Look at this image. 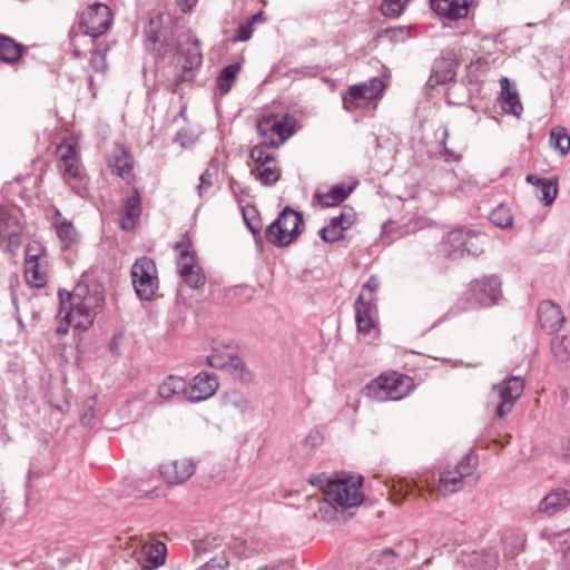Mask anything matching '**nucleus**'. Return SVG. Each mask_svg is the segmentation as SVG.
Returning <instances> with one entry per match:
<instances>
[{
    "label": "nucleus",
    "instance_id": "1",
    "mask_svg": "<svg viewBox=\"0 0 570 570\" xmlns=\"http://www.w3.org/2000/svg\"><path fill=\"white\" fill-rule=\"evenodd\" d=\"M60 323L56 328L58 335H66L72 326L79 331L88 330L101 311L104 297L100 292L91 291L86 284H78L72 292L59 291Z\"/></svg>",
    "mask_w": 570,
    "mask_h": 570
},
{
    "label": "nucleus",
    "instance_id": "2",
    "mask_svg": "<svg viewBox=\"0 0 570 570\" xmlns=\"http://www.w3.org/2000/svg\"><path fill=\"white\" fill-rule=\"evenodd\" d=\"M112 23V13L105 3H94L80 14L79 31L72 28L69 32L72 52L76 57L82 55V45H90L94 39L105 33Z\"/></svg>",
    "mask_w": 570,
    "mask_h": 570
},
{
    "label": "nucleus",
    "instance_id": "3",
    "mask_svg": "<svg viewBox=\"0 0 570 570\" xmlns=\"http://www.w3.org/2000/svg\"><path fill=\"white\" fill-rule=\"evenodd\" d=\"M362 482L361 476L328 480L324 487V500L336 510L356 507L364 500Z\"/></svg>",
    "mask_w": 570,
    "mask_h": 570
},
{
    "label": "nucleus",
    "instance_id": "4",
    "mask_svg": "<svg viewBox=\"0 0 570 570\" xmlns=\"http://www.w3.org/2000/svg\"><path fill=\"white\" fill-rule=\"evenodd\" d=\"M413 387L412 379L396 372L385 373L366 385L367 395L379 402L399 401Z\"/></svg>",
    "mask_w": 570,
    "mask_h": 570
},
{
    "label": "nucleus",
    "instance_id": "5",
    "mask_svg": "<svg viewBox=\"0 0 570 570\" xmlns=\"http://www.w3.org/2000/svg\"><path fill=\"white\" fill-rule=\"evenodd\" d=\"M476 466L475 458L469 453L465 454L454 466L453 470H444L440 474V479L430 481L428 478L422 480L430 491H436L442 495H449L462 488V481L466 476L472 475Z\"/></svg>",
    "mask_w": 570,
    "mask_h": 570
},
{
    "label": "nucleus",
    "instance_id": "6",
    "mask_svg": "<svg viewBox=\"0 0 570 570\" xmlns=\"http://www.w3.org/2000/svg\"><path fill=\"white\" fill-rule=\"evenodd\" d=\"M304 219L301 213L285 207L278 217L266 228L268 242L277 247L289 245L301 233Z\"/></svg>",
    "mask_w": 570,
    "mask_h": 570
},
{
    "label": "nucleus",
    "instance_id": "7",
    "mask_svg": "<svg viewBox=\"0 0 570 570\" xmlns=\"http://www.w3.org/2000/svg\"><path fill=\"white\" fill-rule=\"evenodd\" d=\"M501 295V281L498 276L484 275L474 278L469 283L464 292V297L469 303L464 308L493 306L499 302Z\"/></svg>",
    "mask_w": 570,
    "mask_h": 570
},
{
    "label": "nucleus",
    "instance_id": "8",
    "mask_svg": "<svg viewBox=\"0 0 570 570\" xmlns=\"http://www.w3.org/2000/svg\"><path fill=\"white\" fill-rule=\"evenodd\" d=\"M385 88L386 82L381 77H373L367 81L352 85L341 94L343 108L348 112L362 109L368 101L380 98Z\"/></svg>",
    "mask_w": 570,
    "mask_h": 570
},
{
    "label": "nucleus",
    "instance_id": "9",
    "mask_svg": "<svg viewBox=\"0 0 570 570\" xmlns=\"http://www.w3.org/2000/svg\"><path fill=\"white\" fill-rule=\"evenodd\" d=\"M257 131L264 145L279 147L293 134V119L287 115L269 114L257 121Z\"/></svg>",
    "mask_w": 570,
    "mask_h": 570
},
{
    "label": "nucleus",
    "instance_id": "10",
    "mask_svg": "<svg viewBox=\"0 0 570 570\" xmlns=\"http://www.w3.org/2000/svg\"><path fill=\"white\" fill-rule=\"evenodd\" d=\"M132 285L137 296L149 301L158 289L157 268L153 259L147 256L137 258L131 267Z\"/></svg>",
    "mask_w": 570,
    "mask_h": 570
},
{
    "label": "nucleus",
    "instance_id": "11",
    "mask_svg": "<svg viewBox=\"0 0 570 570\" xmlns=\"http://www.w3.org/2000/svg\"><path fill=\"white\" fill-rule=\"evenodd\" d=\"M21 236L19 210L11 206H0V248L13 253L21 245Z\"/></svg>",
    "mask_w": 570,
    "mask_h": 570
},
{
    "label": "nucleus",
    "instance_id": "12",
    "mask_svg": "<svg viewBox=\"0 0 570 570\" xmlns=\"http://www.w3.org/2000/svg\"><path fill=\"white\" fill-rule=\"evenodd\" d=\"M524 390L523 380L520 376H510L492 386L491 400L498 401L495 413L504 417L511 412L514 403L521 397Z\"/></svg>",
    "mask_w": 570,
    "mask_h": 570
},
{
    "label": "nucleus",
    "instance_id": "13",
    "mask_svg": "<svg viewBox=\"0 0 570 570\" xmlns=\"http://www.w3.org/2000/svg\"><path fill=\"white\" fill-rule=\"evenodd\" d=\"M175 249L178 252L177 265L185 283L190 288H199L205 284V276L199 266L195 263V257L189 252V243H176Z\"/></svg>",
    "mask_w": 570,
    "mask_h": 570
},
{
    "label": "nucleus",
    "instance_id": "14",
    "mask_svg": "<svg viewBox=\"0 0 570 570\" xmlns=\"http://www.w3.org/2000/svg\"><path fill=\"white\" fill-rule=\"evenodd\" d=\"M206 363L214 368L229 370L240 381L249 382L253 379L252 373L246 370L243 360L234 352L222 351L215 346L207 356Z\"/></svg>",
    "mask_w": 570,
    "mask_h": 570
},
{
    "label": "nucleus",
    "instance_id": "15",
    "mask_svg": "<svg viewBox=\"0 0 570 570\" xmlns=\"http://www.w3.org/2000/svg\"><path fill=\"white\" fill-rule=\"evenodd\" d=\"M58 168L63 179L72 186V181H81L83 171L80 166L76 147L68 141L61 142L57 148Z\"/></svg>",
    "mask_w": 570,
    "mask_h": 570
},
{
    "label": "nucleus",
    "instance_id": "16",
    "mask_svg": "<svg viewBox=\"0 0 570 570\" xmlns=\"http://www.w3.org/2000/svg\"><path fill=\"white\" fill-rule=\"evenodd\" d=\"M218 389L217 377L208 373H199L186 382L185 397L190 402H200L213 396Z\"/></svg>",
    "mask_w": 570,
    "mask_h": 570
},
{
    "label": "nucleus",
    "instance_id": "17",
    "mask_svg": "<svg viewBox=\"0 0 570 570\" xmlns=\"http://www.w3.org/2000/svg\"><path fill=\"white\" fill-rule=\"evenodd\" d=\"M140 552L137 557L142 570H154L166 562L167 547L161 541L139 540Z\"/></svg>",
    "mask_w": 570,
    "mask_h": 570
},
{
    "label": "nucleus",
    "instance_id": "18",
    "mask_svg": "<svg viewBox=\"0 0 570 570\" xmlns=\"http://www.w3.org/2000/svg\"><path fill=\"white\" fill-rule=\"evenodd\" d=\"M456 60L452 51H444L442 56L433 62L431 75L426 81L430 88L451 81L455 77Z\"/></svg>",
    "mask_w": 570,
    "mask_h": 570
},
{
    "label": "nucleus",
    "instance_id": "19",
    "mask_svg": "<svg viewBox=\"0 0 570 570\" xmlns=\"http://www.w3.org/2000/svg\"><path fill=\"white\" fill-rule=\"evenodd\" d=\"M165 481L170 484H180L187 481L195 472V464L189 459H179L165 462L159 468Z\"/></svg>",
    "mask_w": 570,
    "mask_h": 570
},
{
    "label": "nucleus",
    "instance_id": "20",
    "mask_svg": "<svg viewBox=\"0 0 570 570\" xmlns=\"http://www.w3.org/2000/svg\"><path fill=\"white\" fill-rule=\"evenodd\" d=\"M355 321L360 333L367 334L376 325L377 311L371 299L365 301L364 294H360L354 303Z\"/></svg>",
    "mask_w": 570,
    "mask_h": 570
},
{
    "label": "nucleus",
    "instance_id": "21",
    "mask_svg": "<svg viewBox=\"0 0 570 570\" xmlns=\"http://www.w3.org/2000/svg\"><path fill=\"white\" fill-rule=\"evenodd\" d=\"M227 550L238 559H250L267 550V543L259 538H235L227 544Z\"/></svg>",
    "mask_w": 570,
    "mask_h": 570
},
{
    "label": "nucleus",
    "instance_id": "22",
    "mask_svg": "<svg viewBox=\"0 0 570 570\" xmlns=\"http://www.w3.org/2000/svg\"><path fill=\"white\" fill-rule=\"evenodd\" d=\"M569 505L570 491L563 488H556L541 499L538 510L547 515H554Z\"/></svg>",
    "mask_w": 570,
    "mask_h": 570
},
{
    "label": "nucleus",
    "instance_id": "23",
    "mask_svg": "<svg viewBox=\"0 0 570 570\" xmlns=\"http://www.w3.org/2000/svg\"><path fill=\"white\" fill-rule=\"evenodd\" d=\"M353 224V215L342 212L340 215L330 219V224L322 227L318 232L324 242L333 243L344 237V232Z\"/></svg>",
    "mask_w": 570,
    "mask_h": 570
},
{
    "label": "nucleus",
    "instance_id": "24",
    "mask_svg": "<svg viewBox=\"0 0 570 570\" xmlns=\"http://www.w3.org/2000/svg\"><path fill=\"white\" fill-rule=\"evenodd\" d=\"M538 318L541 327L550 332L558 331L564 323L561 308L550 301L540 303L538 307Z\"/></svg>",
    "mask_w": 570,
    "mask_h": 570
},
{
    "label": "nucleus",
    "instance_id": "25",
    "mask_svg": "<svg viewBox=\"0 0 570 570\" xmlns=\"http://www.w3.org/2000/svg\"><path fill=\"white\" fill-rule=\"evenodd\" d=\"M431 9L441 17L462 19L469 13L468 0H430Z\"/></svg>",
    "mask_w": 570,
    "mask_h": 570
},
{
    "label": "nucleus",
    "instance_id": "26",
    "mask_svg": "<svg viewBox=\"0 0 570 570\" xmlns=\"http://www.w3.org/2000/svg\"><path fill=\"white\" fill-rule=\"evenodd\" d=\"M501 94L500 104L505 114H510L519 118L523 111L519 94L511 88L510 80L505 77L500 79Z\"/></svg>",
    "mask_w": 570,
    "mask_h": 570
},
{
    "label": "nucleus",
    "instance_id": "27",
    "mask_svg": "<svg viewBox=\"0 0 570 570\" xmlns=\"http://www.w3.org/2000/svg\"><path fill=\"white\" fill-rule=\"evenodd\" d=\"M27 47L22 43L17 42L9 36L0 35V61L14 65L18 62L23 53L26 52Z\"/></svg>",
    "mask_w": 570,
    "mask_h": 570
},
{
    "label": "nucleus",
    "instance_id": "28",
    "mask_svg": "<svg viewBox=\"0 0 570 570\" xmlns=\"http://www.w3.org/2000/svg\"><path fill=\"white\" fill-rule=\"evenodd\" d=\"M125 217L121 219V228L130 230L141 214V197L139 190L135 188L132 195L128 197L124 205Z\"/></svg>",
    "mask_w": 570,
    "mask_h": 570
},
{
    "label": "nucleus",
    "instance_id": "29",
    "mask_svg": "<svg viewBox=\"0 0 570 570\" xmlns=\"http://www.w3.org/2000/svg\"><path fill=\"white\" fill-rule=\"evenodd\" d=\"M527 183L533 185L538 189V197L544 205H551L558 194L557 181L552 179L540 178L535 175H528Z\"/></svg>",
    "mask_w": 570,
    "mask_h": 570
},
{
    "label": "nucleus",
    "instance_id": "30",
    "mask_svg": "<svg viewBox=\"0 0 570 570\" xmlns=\"http://www.w3.org/2000/svg\"><path fill=\"white\" fill-rule=\"evenodd\" d=\"M469 229L464 227H458L450 230L445 238L444 244L448 246V254L452 258H459L464 256L465 240L468 239Z\"/></svg>",
    "mask_w": 570,
    "mask_h": 570
},
{
    "label": "nucleus",
    "instance_id": "31",
    "mask_svg": "<svg viewBox=\"0 0 570 570\" xmlns=\"http://www.w3.org/2000/svg\"><path fill=\"white\" fill-rule=\"evenodd\" d=\"M24 277L31 287L40 288L46 285L48 279L47 259L30 262L24 265Z\"/></svg>",
    "mask_w": 570,
    "mask_h": 570
},
{
    "label": "nucleus",
    "instance_id": "32",
    "mask_svg": "<svg viewBox=\"0 0 570 570\" xmlns=\"http://www.w3.org/2000/svg\"><path fill=\"white\" fill-rule=\"evenodd\" d=\"M250 174L261 181L263 186L271 187L275 185L282 176L277 160L268 161L263 167H253Z\"/></svg>",
    "mask_w": 570,
    "mask_h": 570
},
{
    "label": "nucleus",
    "instance_id": "33",
    "mask_svg": "<svg viewBox=\"0 0 570 570\" xmlns=\"http://www.w3.org/2000/svg\"><path fill=\"white\" fill-rule=\"evenodd\" d=\"M189 47L180 50V59H184L181 67L186 71H191L202 65L203 56L199 47V41L196 38L189 37Z\"/></svg>",
    "mask_w": 570,
    "mask_h": 570
},
{
    "label": "nucleus",
    "instance_id": "34",
    "mask_svg": "<svg viewBox=\"0 0 570 570\" xmlns=\"http://www.w3.org/2000/svg\"><path fill=\"white\" fill-rule=\"evenodd\" d=\"M352 187L344 184L332 186L326 193H316V197L324 207H333L342 203L352 193Z\"/></svg>",
    "mask_w": 570,
    "mask_h": 570
},
{
    "label": "nucleus",
    "instance_id": "35",
    "mask_svg": "<svg viewBox=\"0 0 570 570\" xmlns=\"http://www.w3.org/2000/svg\"><path fill=\"white\" fill-rule=\"evenodd\" d=\"M186 381L176 375H169L158 387V394L164 400H170L180 393L185 396Z\"/></svg>",
    "mask_w": 570,
    "mask_h": 570
},
{
    "label": "nucleus",
    "instance_id": "36",
    "mask_svg": "<svg viewBox=\"0 0 570 570\" xmlns=\"http://www.w3.org/2000/svg\"><path fill=\"white\" fill-rule=\"evenodd\" d=\"M489 243L485 234L469 229L468 239L465 240L464 255L478 257L482 255Z\"/></svg>",
    "mask_w": 570,
    "mask_h": 570
},
{
    "label": "nucleus",
    "instance_id": "37",
    "mask_svg": "<svg viewBox=\"0 0 570 570\" xmlns=\"http://www.w3.org/2000/svg\"><path fill=\"white\" fill-rule=\"evenodd\" d=\"M223 404L224 406L235 410L239 413H245L250 407L247 396L237 390L226 392L223 396Z\"/></svg>",
    "mask_w": 570,
    "mask_h": 570
},
{
    "label": "nucleus",
    "instance_id": "38",
    "mask_svg": "<svg viewBox=\"0 0 570 570\" xmlns=\"http://www.w3.org/2000/svg\"><path fill=\"white\" fill-rule=\"evenodd\" d=\"M110 167L114 174H117L119 177L126 179L131 169V160L124 149H118L115 151L112 159L110 160Z\"/></svg>",
    "mask_w": 570,
    "mask_h": 570
},
{
    "label": "nucleus",
    "instance_id": "39",
    "mask_svg": "<svg viewBox=\"0 0 570 570\" xmlns=\"http://www.w3.org/2000/svg\"><path fill=\"white\" fill-rule=\"evenodd\" d=\"M550 146L561 156L570 150V136L563 127H556L550 131Z\"/></svg>",
    "mask_w": 570,
    "mask_h": 570
},
{
    "label": "nucleus",
    "instance_id": "40",
    "mask_svg": "<svg viewBox=\"0 0 570 570\" xmlns=\"http://www.w3.org/2000/svg\"><path fill=\"white\" fill-rule=\"evenodd\" d=\"M239 70L240 66L238 63H232L222 69L217 77V87L222 95L229 92Z\"/></svg>",
    "mask_w": 570,
    "mask_h": 570
},
{
    "label": "nucleus",
    "instance_id": "41",
    "mask_svg": "<svg viewBox=\"0 0 570 570\" xmlns=\"http://www.w3.org/2000/svg\"><path fill=\"white\" fill-rule=\"evenodd\" d=\"M56 229L63 248H70L77 243L78 235L71 223L60 222Z\"/></svg>",
    "mask_w": 570,
    "mask_h": 570
},
{
    "label": "nucleus",
    "instance_id": "42",
    "mask_svg": "<svg viewBox=\"0 0 570 570\" xmlns=\"http://www.w3.org/2000/svg\"><path fill=\"white\" fill-rule=\"evenodd\" d=\"M490 220L498 227L508 228L512 225L513 217L508 208L500 205L489 216Z\"/></svg>",
    "mask_w": 570,
    "mask_h": 570
},
{
    "label": "nucleus",
    "instance_id": "43",
    "mask_svg": "<svg viewBox=\"0 0 570 570\" xmlns=\"http://www.w3.org/2000/svg\"><path fill=\"white\" fill-rule=\"evenodd\" d=\"M266 147H268V145H264V141H262L261 145L254 146L250 149L249 156L255 164L254 167H263L268 161L275 160V157L271 153L266 151Z\"/></svg>",
    "mask_w": 570,
    "mask_h": 570
},
{
    "label": "nucleus",
    "instance_id": "44",
    "mask_svg": "<svg viewBox=\"0 0 570 570\" xmlns=\"http://www.w3.org/2000/svg\"><path fill=\"white\" fill-rule=\"evenodd\" d=\"M566 336H556L551 340V352L558 362H568L570 360V351L566 343Z\"/></svg>",
    "mask_w": 570,
    "mask_h": 570
},
{
    "label": "nucleus",
    "instance_id": "45",
    "mask_svg": "<svg viewBox=\"0 0 570 570\" xmlns=\"http://www.w3.org/2000/svg\"><path fill=\"white\" fill-rule=\"evenodd\" d=\"M407 0H384L381 4V12L385 17L396 18L399 17Z\"/></svg>",
    "mask_w": 570,
    "mask_h": 570
},
{
    "label": "nucleus",
    "instance_id": "46",
    "mask_svg": "<svg viewBox=\"0 0 570 570\" xmlns=\"http://www.w3.org/2000/svg\"><path fill=\"white\" fill-rule=\"evenodd\" d=\"M449 136H450L449 128L446 126H443L442 127V137L440 140V146H441L440 154L446 163L459 161L461 159L460 154L450 149L446 146V140H448Z\"/></svg>",
    "mask_w": 570,
    "mask_h": 570
},
{
    "label": "nucleus",
    "instance_id": "47",
    "mask_svg": "<svg viewBox=\"0 0 570 570\" xmlns=\"http://www.w3.org/2000/svg\"><path fill=\"white\" fill-rule=\"evenodd\" d=\"M385 32L392 42H404L414 36L412 27L389 28Z\"/></svg>",
    "mask_w": 570,
    "mask_h": 570
},
{
    "label": "nucleus",
    "instance_id": "48",
    "mask_svg": "<svg viewBox=\"0 0 570 570\" xmlns=\"http://www.w3.org/2000/svg\"><path fill=\"white\" fill-rule=\"evenodd\" d=\"M46 255L43 248L38 243L28 244L26 248L24 265L30 262L45 261Z\"/></svg>",
    "mask_w": 570,
    "mask_h": 570
},
{
    "label": "nucleus",
    "instance_id": "49",
    "mask_svg": "<svg viewBox=\"0 0 570 570\" xmlns=\"http://www.w3.org/2000/svg\"><path fill=\"white\" fill-rule=\"evenodd\" d=\"M289 73L294 79L315 78L320 73V68L317 66H303L291 69Z\"/></svg>",
    "mask_w": 570,
    "mask_h": 570
},
{
    "label": "nucleus",
    "instance_id": "50",
    "mask_svg": "<svg viewBox=\"0 0 570 570\" xmlns=\"http://www.w3.org/2000/svg\"><path fill=\"white\" fill-rule=\"evenodd\" d=\"M106 51L107 49L97 48L91 55V66L96 71H104L107 68L106 65Z\"/></svg>",
    "mask_w": 570,
    "mask_h": 570
},
{
    "label": "nucleus",
    "instance_id": "51",
    "mask_svg": "<svg viewBox=\"0 0 570 570\" xmlns=\"http://www.w3.org/2000/svg\"><path fill=\"white\" fill-rule=\"evenodd\" d=\"M229 566V559L226 556L213 558L197 570H226Z\"/></svg>",
    "mask_w": 570,
    "mask_h": 570
},
{
    "label": "nucleus",
    "instance_id": "52",
    "mask_svg": "<svg viewBox=\"0 0 570 570\" xmlns=\"http://www.w3.org/2000/svg\"><path fill=\"white\" fill-rule=\"evenodd\" d=\"M253 35L252 21H247L238 26L236 35L233 37V42H244L250 39Z\"/></svg>",
    "mask_w": 570,
    "mask_h": 570
},
{
    "label": "nucleus",
    "instance_id": "53",
    "mask_svg": "<svg viewBox=\"0 0 570 570\" xmlns=\"http://www.w3.org/2000/svg\"><path fill=\"white\" fill-rule=\"evenodd\" d=\"M219 546L218 538L216 537H208L206 540H199L195 543V550L197 552H207L209 550L215 549Z\"/></svg>",
    "mask_w": 570,
    "mask_h": 570
},
{
    "label": "nucleus",
    "instance_id": "54",
    "mask_svg": "<svg viewBox=\"0 0 570 570\" xmlns=\"http://www.w3.org/2000/svg\"><path fill=\"white\" fill-rule=\"evenodd\" d=\"M199 185L197 186V189H198V193H199V196H203V190L212 187L213 185V175L206 170L205 173H203L199 177Z\"/></svg>",
    "mask_w": 570,
    "mask_h": 570
},
{
    "label": "nucleus",
    "instance_id": "55",
    "mask_svg": "<svg viewBox=\"0 0 570 570\" xmlns=\"http://www.w3.org/2000/svg\"><path fill=\"white\" fill-rule=\"evenodd\" d=\"M380 288V281L375 275H372L368 277V279L363 284L362 286V293L364 294V291H368L370 293H374Z\"/></svg>",
    "mask_w": 570,
    "mask_h": 570
},
{
    "label": "nucleus",
    "instance_id": "56",
    "mask_svg": "<svg viewBox=\"0 0 570 570\" xmlns=\"http://www.w3.org/2000/svg\"><path fill=\"white\" fill-rule=\"evenodd\" d=\"M244 220H245L248 229L253 233V235L259 234V230H261L259 222H252L248 218L247 213H244Z\"/></svg>",
    "mask_w": 570,
    "mask_h": 570
},
{
    "label": "nucleus",
    "instance_id": "57",
    "mask_svg": "<svg viewBox=\"0 0 570 570\" xmlns=\"http://www.w3.org/2000/svg\"><path fill=\"white\" fill-rule=\"evenodd\" d=\"M197 1L198 0H177V4L183 12H188L196 6Z\"/></svg>",
    "mask_w": 570,
    "mask_h": 570
},
{
    "label": "nucleus",
    "instance_id": "58",
    "mask_svg": "<svg viewBox=\"0 0 570 570\" xmlns=\"http://www.w3.org/2000/svg\"><path fill=\"white\" fill-rule=\"evenodd\" d=\"M282 566H283V561L278 560V561H274L268 564L262 566V567L257 568L256 570H279Z\"/></svg>",
    "mask_w": 570,
    "mask_h": 570
},
{
    "label": "nucleus",
    "instance_id": "59",
    "mask_svg": "<svg viewBox=\"0 0 570 570\" xmlns=\"http://www.w3.org/2000/svg\"><path fill=\"white\" fill-rule=\"evenodd\" d=\"M147 39L149 41H151L153 43H156L160 40V36L158 35L157 31L149 30V31H147Z\"/></svg>",
    "mask_w": 570,
    "mask_h": 570
},
{
    "label": "nucleus",
    "instance_id": "60",
    "mask_svg": "<svg viewBox=\"0 0 570 570\" xmlns=\"http://www.w3.org/2000/svg\"><path fill=\"white\" fill-rule=\"evenodd\" d=\"M262 17V13H256L249 17L247 21H252V24Z\"/></svg>",
    "mask_w": 570,
    "mask_h": 570
},
{
    "label": "nucleus",
    "instance_id": "61",
    "mask_svg": "<svg viewBox=\"0 0 570 570\" xmlns=\"http://www.w3.org/2000/svg\"><path fill=\"white\" fill-rule=\"evenodd\" d=\"M564 558H566L567 562L570 564V546L567 548V550L564 552Z\"/></svg>",
    "mask_w": 570,
    "mask_h": 570
},
{
    "label": "nucleus",
    "instance_id": "62",
    "mask_svg": "<svg viewBox=\"0 0 570 570\" xmlns=\"http://www.w3.org/2000/svg\"><path fill=\"white\" fill-rule=\"evenodd\" d=\"M393 553H394V552H393V550H392V549H386V550H384V554H393Z\"/></svg>",
    "mask_w": 570,
    "mask_h": 570
},
{
    "label": "nucleus",
    "instance_id": "63",
    "mask_svg": "<svg viewBox=\"0 0 570 570\" xmlns=\"http://www.w3.org/2000/svg\"><path fill=\"white\" fill-rule=\"evenodd\" d=\"M77 194H79L80 196H85V191H81V190H77Z\"/></svg>",
    "mask_w": 570,
    "mask_h": 570
},
{
    "label": "nucleus",
    "instance_id": "64",
    "mask_svg": "<svg viewBox=\"0 0 570 570\" xmlns=\"http://www.w3.org/2000/svg\"><path fill=\"white\" fill-rule=\"evenodd\" d=\"M179 138H180V132H177L176 140H179Z\"/></svg>",
    "mask_w": 570,
    "mask_h": 570
}]
</instances>
